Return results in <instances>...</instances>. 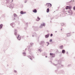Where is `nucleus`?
<instances>
[{"label":"nucleus","instance_id":"e2e57ef3","mask_svg":"<svg viewBox=\"0 0 75 75\" xmlns=\"http://www.w3.org/2000/svg\"><path fill=\"white\" fill-rule=\"evenodd\" d=\"M37 55H38V54H37Z\"/></svg>","mask_w":75,"mask_h":75},{"label":"nucleus","instance_id":"b1692460","mask_svg":"<svg viewBox=\"0 0 75 75\" xmlns=\"http://www.w3.org/2000/svg\"><path fill=\"white\" fill-rule=\"evenodd\" d=\"M13 16L14 17H17V14H16V13H14Z\"/></svg>","mask_w":75,"mask_h":75},{"label":"nucleus","instance_id":"c9c22d12","mask_svg":"<svg viewBox=\"0 0 75 75\" xmlns=\"http://www.w3.org/2000/svg\"><path fill=\"white\" fill-rule=\"evenodd\" d=\"M73 10H75V6H74L73 7Z\"/></svg>","mask_w":75,"mask_h":75},{"label":"nucleus","instance_id":"4468645a","mask_svg":"<svg viewBox=\"0 0 75 75\" xmlns=\"http://www.w3.org/2000/svg\"><path fill=\"white\" fill-rule=\"evenodd\" d=\"M40 20V18H39L38 16L37 17V19H36L37 21H39Z\"/></svg>","mask_w":75,"mask_h":75},{"label":"nucleus","instance_id":"ddd939ff","mask_svg":"<svg viewBox=\"0 0 75 75\" xmlns=\"http://www.w3.org/2000/svg\"><path fill=\"white\" fill-rule=\"evenodd\" d=\"M33 13H36L37 12V9H35L33 10Z\"/></svg>","mask_w":75,"mask_h":75},{"label":"nucleus","instance_id":"5fc2aeb1","mask_svg":"<svg viewBox=\"0 0 75 75\" xmlns=\"http://www.w3.org/2000/svg\"><path fill=\"white\" fill-rule=\"evenodd\" d=\"M13 0H12V2H13Z\"/></svg>","mask_w":75,"mask_h":75},{"label":"nucleus","instance_id":"37998d69","mask_svg":"<svg viewBox=\"0 0 75 75\" xmlns=\"http://www.w3.org/2000/svg\"><path fill=\"white\" fill-rule=\"evenodd\" d=\"M57 52H59V51H58V50H57Z\"/></svg>","mask_w":75,"mask_h":75},{"label":"nucleus","instance_id":"13d9d810","mask_svg":"<svg viewBox=\"0 0 75 75\" xmlns=\"http://www.w3.org/2000/svg\"><path fill=\"white\" fill-rule=\"evenodd\" d=\"M25 0V1H27V0Z\"/></svg>","mask_w":75,"mask_h":75},{"label":"nucleus","instance_id":"412c9836","mask_svg":"<svg viewBox=\"0 0 75 75\" xmlns=\"http://www.w3.org/2000/svg\"><path fill=\"white\" fill-rule=\"evenodd\" d=\"M62 54H64L65 53V50H63L62 51Z\"/></svg>","mask_w":75,"mask_h":75},{"label":"nucleus","instance_id":"473e14b6","mask_svg":"<svg viewBox=\"0 0 75 75\" xmlns=\"http://www.w3.org/2000/svg\"><path fill=\"white\" fill-rule=\"evenodd\" d=\"M53 35V34L52 33H51L50 34V37H52V36Z\"/></svg>","mask_w":75,"mask_h":75},{"label":"nucleus","instance_id":"7c9ffc66","mask_svg":"<svg viewBox=\"0 0 75 75\" xmlns=\"http://www.w3.org/2000/svg\"><path fill=\"white\" fill-rule=\"evenodd\" d=\"M40 28H42V27H43V26H42V25H41L39 27Z\"/></svg>","mask_w":75,"mask_h":75},{"label":"nucleus","instance_id":"4be33fe9","mask_svg":"<svg viewBox=\"0 0 75 75\" xmlns=\"http://www.w3.org/2000/svg\"><path fill=\"white\" fill-rule=\"evenodd\" d=\"M41 25L42 26H44V27H45V23H43L41 24Z\"/></svg>","mask_w":75,"mask_h":75},{"label":"nucleus","instance_id":"c756f323","mask_svg":"<svg viewBox=\"0 0 75 75\" xmlns=\"http://www.w3.org/2000/svg\"><path fill=\"white\" fill-rule=\"evenodd\" d=\"M72 0H71V1H70L69 2H68L67 3V4H69V3H71V2L72 1Z\"/></svg>","mask_w":75,"mask_h":75},{"label":"nucleus","instance_id":"72a5a7b5","mask_svg":"<svg viewBox=\"0 0 75 75\" xmlns=\"http://www.w3.org/2000/svg\"><path fill=\"white\" fill-rule=\"evenodd\" d=\"M51 19V20H52L53 19H54V17H53L52 18H50Z\"/></svg>","mask_w":75,"mask_h":75},{"label":"nucleus","instance_id":"e433bc0d","mask_svg":"<svg viewBox=\"0 0 75 75\" xmlns=\"http://www.w3.org/2000/svg\"><path fill=\"white\" fill-rule=\"evenodd\" d=\"M14 72H15V73H17V71H16V70H14Z\"/></svg>","mask_w":75,"mask_h":75},{"label":"nucleus","instance_id":"2eb2a0df","mask_svg":"<svg viewBox=\"0 0 75 75\" xmlns=\"http://www.w3.org/2000/svg\"><path fill=\"white\" fill-rule=\"evenodd\" d=\"M20 13L21 14H25V13H26V12H23V11H21Z\"/></svg>","mask_w":75,"mask_h":75},{"label":"nucleus","instance_id":"6e6552de","mask_svg":"<svg viewBox=\"0 0 75 75\" xmlns=\"http://www.w3.org/2000/svg\"><path fill=\"white\" fill-rule=\"evenodd\" d=\"M33 28H34V30L35 31H37V30H38V27L33 26Z\"/></svg>","mask_w":75,"mask_h":75},{"label":"nucleus","instance_id":"4d7b16f0","mask_svg":"<svg viewBox=\"0 0 75 75\" xmlns=\"http://www.w3.org/2000/svg\"><path fill=\"white\" fill-rule=\"evenodd\" d=\"M2 16H4V15H2Z\"/></svg>","mask_w":75,"mask_h":75},{"label":"nucleus","instance_id":"9d476101","mask_svg":"<svg viewBox=\"0 0 75 75\" xmlns=\"http://www.w3.org/2000/svg\"><path fill=\"white\" fill-rule=\"evenodd\" d=\"M17 38L18 40H21V37H20V36L19 35H18V36L17 37Z\"/></svg>","mask_w":75,"mask_h":75},{"label":"nucleus","instance_id":"9b49d317","mask_svg":"<svg viewBox=\"0 0 75 75\" xmlns=\"http://www.w3.org/2000/svg\"><path fill=\"white\" fill-rule=\"evenodd\" d=\"M15 24H14V23H12L11 24V25L12 26V28H14V27H15V26L14 25Z\"/></svg>","mask_w":75,"mask_h":75},{"label":"nucleus","instance_id":"a19ab883","mask_svg":"<svg viewBox=\"0 0 75 75\" xmlns=\"http://www.w3.org/2000/svg\"><path fill=\"white\" fill-rule=\"evenodd\" d=\"M66 54L68 55V52H67Z\"/></svg>","mask_w":75,"mask_h":75},{"label":"nucleus","instance_id":"f3484780","mask_svg":"<svg viewBox=\"0 0 75 75\" xmlns=\"http://www.w3.org/2000/svg\"><path fill=\"white\" fill-rule=\"evenodd\" d=\"M3 24H1L0 25V30L3 28Z\"/></svg>","mask_w":75,"mask_h":75},{"label":"nucleus","instance_id":"aec40b11","mask_svg":"<svg viewBox=\"0 0 75 75\" xmlns=\"http://www.w3.org/2000/svg\"><path fill=\"white\" fill-rule=\"evenodd\" d=\"M33 35L36 37H37V34H36V33H35L34 32Z\"/></svg>","mask_w":75,"mask_h":75},{"label":"nucleus","instance_id":"c85d7f7f","mask_svg":"<svg viewBox=\"0 0 75 75\" xmlns=\"http://www.w3.org/2000/svg\"><path fill=\"white\" fill-rule=\"evenodd\" d=\"M47 44V46H48L49 45H50V43L48 42H46Z\"/></svg>","mask_w":75,"mask_h":75},{"label":"nucleus","instance_id":"3c124183","mask_svg":"<svg viewBox=\"0 0 75 75\" xmlns=\"http://www.w3.org/2000/svg\"><path fill=\"white\" fill-rule=\"evenodd\" d=\"M58 9H59V7H58Z\"/></svg>","mask_w":75,"mask_h":75},{"label":"nucleus","instance_id":"bb28decb","mask_svg":"<svg viewBox=\"0 0 75 75\" xmlns=\"http://www.w3.org/2000/svg\"><path fill=\"white\" fill-rule=\"evenodd\" d=\"M28 51H29V52H31V49H30V47H29L28 49Z\"/></svg>","mask_w":75,"mask_h":75},{"label":"nucleus","instance_id":"680f3d73","mask_svg":"<svg viewBox=\"0 0 75 75\" xmlns=\"http://www.w3.org/2000/svg\"><path fill=\"white\" fill-rule=\"evenodd\" d=\"M61 30L62 31V29H61Z\"/></svg>","mask_w":75,"mask_h":75},{"label":"nucleus","instance_id":"cd10ccee","mask_svg":"<svg viewBox=\"0 0 75 75\" xmlns=\"http://www.w3.org/2000/svg\"><path fill=\"white\" fill-rule=\"evenodd\" d=\"M10 3V0H7L6 3Z\"/></svg>","mask_w":75,"mask_h":75},{"label":"nucleus","instance_id":"bf43d9fd","mask_svg":"<svg viewBox=\"0 0 75 75\" xmlns=\"http://www.w3.org/2000/svg\"><path fill=\"white\" fill-rule=\"evenodd\" d=\"M15 18H14V20H15Z\"/></svg>","mask_w":75,"mask_h":75},{"label":"nucleus","instance_id":"0eeeda50","mask_svg":"<svg viewBox=\"0 0 75 75\" xmlns=\"http://www.w3.org/2000/svg\"><path fill=\"white\" fill-rule=\"evenodd\" d=\"M68 13H70L69 14L72 15L73 14V11L71 10H70L68 11Z\"/></svg>","mask_w":75,"mask_h":75},{"label":"nucleus","instance_id":"f704fd0d","mask_svg":"<svg viewBox=\"0 0 75 75\" xmlns=\"http://www.w3.org/2000/svg\"><path fill=\"white\" fill-rule=\"evenodd\" d=\"M59 53L60 54V55H62V52H59Z\"/></svg>","mask_w":75,"mask_h":75},{"label":"nucleus","instance_id":"20e7f679","mask_svg":"<svg viewBox=\"0 0 75 75\" xmlns=\"http://www.w3.org/2000/svg\"><path fill=\"white\" fill-rule=\"evenodd\" d=\"M50 55L52 58H54V57H55V54H54L50 53Z\"/></svg>","mask_w":75,"mask_h":75},{"label":"nucleus","instance_id":"ea45409f","mask_svg":"<svg viewBox=\"0 0 75 75\" xmlns=\"http://www.w3.org/2000/svg\"><path fill=\"white\" fill-rule=\"evenodd\" d=\"M28 23H26V25H28Z\"/></svg>","mask_w":75,"mask_h":75},{"label":"nucleus","instance_id":"603ef678","mask_svg":"<svg viewBox=\"0 0 75 75\" xmlns=\"http://www.w3.org/2000/svg\"><path fill=\"white\" fill-rule=\"evenodd\" d=\"M45 57H46V58H47V56H45Z\"/></svg>","mask_w":75,"mask_h":75},{"label":"nucleus","instance_id":"58836bf2","mask_svg":"<svg viewBox=\"0 0 75 75\" xmlns=\"http://www.w3.org/2000/svg\"><path fill=\"white\" fill-rule=\"evenodd\" d=\"M64 25V23H63V24H61L62 26H63V25Z\"/></svg>","mask_w":75,"mask_h":75},{"label":"nucleus","instance_id":"f8f14e48","mask_svg":"<svg viewBox=\"0 0 75 75\" xmlns=\"http://www.w3.org/2000/svg\"><path fill=\"white\" fill-rule=\"evenodd\" d=\"M14 34L15 35H17V30L16 29H15Z\"/></svg>","mask_w":75,"mask_h":75},{"label":"nucleus","instance_id":"7ed1b4c3","mask_svg":"<svg viewBox=\"0 0 75 75\" xmlns=\"http://www.w3.org/2000/svg\"><path fill=\"white\" fill-rule=\"evenodd\" d=\"M46 5L47 6V7L49 8H50V7H52V5L50 3H47L46 4Z\"/></svg>","mask_w":75,"mask_h":75},{"label":"nucleus","instance_id":"864d4df0","mask_svg":"<svg viewBox=\"0 0 75 75\" xmlns=\"http://www.w3.org/2000/svg\"><path fill=\"white\" fill-rule=\"evenodd\" d=\"M70 65H71L69 64V65L68 66H70Z\"/></svg>","mask_w":75,"mask_h":75},{"label":"nucleus","instance_id":"de8ad7c7","mask_svg":"<svg viewBox=\"0 0 75 75\" xmlns=\"http://www.w3.org/2000/svg\"><path fill=\"white\" fill-rule=\"evenodd\" d=\"M55 33H57V31H55Z\"/></svg>","mask_w":75,"mask_h":75},{"label":"nucleus","instance_id":"4c0bfd02","mask_svg":"<svg viewBox=\"0 0 75 75\" xmlns=\"http://www.w3.org/2000/svg\"><path fill=\"white\" fill-rule=\"evenodd\" d=\"M32 56L33 58H34V55H32Z\"/></svg>","mask_w":75,"mask_h":75},{"label":"nucleus","instance_id":"0e129e2a","mask_svg":"<svg viewBox=\"0 0 75 75\" xmlns=\"http://www.w3.org/2000/svg\"><path fill=\"white\" fill-rule=\"evenodd\" d=\"M6 0V1H7V0Z\"/></svg>","mask_w":75,"mask_h":75},{"label":"nucleus","instance_id":"c03bdc74","mask_svg":"<svg viewBox=\"0 0 75 75\" xmlns=\"http://www.w3.org/2000/svg\"><path fill=\"white\" fill-rule=\"evenodd\" d=\"M40 36H39L38 37V40H39V38H40Z\"/></svg>","mask_w":75,"mask_h":75},{"label":"nucleus","instance_id":"8fccbe9b","mask_svg":"<svg viewBox=\"0 0 75 75\" xmlns=\"http://www.w3.org/2000/svg\"><path fill=\"white\" fill-rule=\"evenodd\" d=\"M39 50V51H41V50H40V49H39V50Z\"/></svg>","mask_w":75,"mask_h":75},{"label":"nucleus","instance_id":"dca6fc26","mask_svg":"<svg viewBox=\"0 0 75 75\" xmlns=\"http://www.w3.org/2000/svg\"><path fill=\"white\" fill-rule=\"evenodd\" d=\"M28 57L29 58H30L31 60H33V59L32 58V57H31V56L30 55H28Z\"/></svg>","mask_w":75,"mask_h":75},{"label":"nucleus","instance_id":"1a4fd4ad","mask_svg":"<svg viewBox=\"0 0 75 75\" xmlns=\"http://www.w3.org/2000/svg\"><path fill=\"white\" fill-rule=\"evenodd\" d=\"M49 36H50V34L48 33L47 35H45V37L46 38H48V37H49Z\"/></svg>","mask_w":75,"mask_h":75},{"label":"nucleus","instance_id":"423d86ee","mask_svg":"<svg viewBox=\"0 0 75 75\" xmlns=\"http://www.w3.org/2000/svg\"><path fill=\"white\" fill-rule=\"evenodd\" d=\"M45 44V42L43 41H41L40 42V45H44Z\"/></svg>","mask_w":75,"mask_h":75},{"label":"nucleus","instance_id":"6e6d98bb","mask_svg":"<svg viewBox=\"0 0 75 75\" xmlns=\"http://www.w3.org/2000/svg\"><path fill=\"white\" fill-rule=\"evenodd\" d=\"M49 62H52L51 61H49Z\"/></svg>","mask_w":75,"mask_h":75},{"label":"nucleus","instance_id":"2f4dec72","mask_svg":"<svg viewBox=\"0 0 75 75\" xmlns=\"http://www.w3.org/2000/svg\"><path fill=\"white\" fill-rule=\"evenodd\" d=\"M49 41L50 42H52V39H50Z\"/></svg>","mask_w":75,"mask_h":75},{"label":"nucleus","instance_id":"49530a36","mask_svg":"<svg viewBox=\"0 0 75 75\" xmlns=\"http://www.w3.org/2000/svg\"><path fill=\"white\" fill-rule=\"evenodd\" d=\"M47 32H48V33H49V31H48V30H47Z\"/></svg>","mask_w":75,"mask_h":75},{"label":"nucleus","instance_id":"39448f33","mask_svg":"<svg viewBox=\"0 0 75 75\" xmlns=\"http://www.w3.org/2000/svg\"><path fill=\"white\" fill-rule=\"evenodd\" d=\"M14 4H12V5L10 4L9 6V7L10 8H14Z\"/></svg>","mask_w":75,"mask_h":75},{"label":"nucleus","instance_id":"6ab92c4d","mask_svg":"<svg viewBox=\"0 0 75 75\" xmlns=\"http://www.w3.org/2000/svg\"><path fill=\"white\" fill-rule=\"evenodd\" d=\"M33 44H34L32 42H31L30 43V47H32V46H33Z\"/></svg>","mask_w":75,"mask_h":75},{"label":"nucleus","instance_id":"052dcab7","mask_svg":"<svg viewBox=\"0 0 75 75\" xmlns=\"http://www.w3.org/2000/svg\"><path fill=\"white\" fill-rule=\"evenodd\" d=\"M27 50V49L26 48V49H25V50Z\"/></svg>","mask_w":75,"mask_h":75},{"label":"nucleus","instance_id":"393cba45","mask_svg":"<svg viewBox=\"0 0 75 75\" xmlns=\"http://www.w3.org/2000/svg\"><path fill=\"white\" fill-rule=\"evenodd\" d=\"M59 48L60 49H62L63 48V45H61V46H59Z\"/></svg>","mask_w":75,"mask_h":75},{"label":"nucleus","instance_id":"a878e982","mask_svg":"<svg viewBox=\"0 0 75 75\" xmlns=\"http://www.w3.org/2000/svg\"><path fill=\"white\" fill-rule=\"evenodd\" d=\"M23 55L24 56H25V55H26V53H25V52H23Z\"/></svg>","mask_w":75,"mask_h":75},{"label":"nucleus","instance_id":"a18cd8bd","mask_svg":"<svg viewBox=\"0 0 75 75\" xmlns=\"http://www.w3.org/2000/svg\"><path fill=\"white\" fill-rule=\"evenodd\" d=\"M34 36H35L33 35H32V37H34Z\"/></svg>","mask_w":75,"mask_h":75},{"label":"nucleus","instance_id":"69168bd1","mask_svg":"<svg viewBox=\"0 0 75 75\" xmlns=\"http://www.w3.org/2000/svg\"><path fill=\"white\" fill-rule=\"evenodd\" d=\"M0 74H1L0 73Z\"/></svg>","mask_w":75,"mask_h":75},{"label":"nucleus","instance_id":"f03ea898","mask_svg":"<svg viewBox=\"0 0 75 75\" xmlns=\"http://www.w3.org/2000/svg\"><path fill=\"white\" fill-rule=\"evenodd\" d=\"M71 8H72V6H67L66 7V10H67L68 9H69L70 10H71Z\"/></svg>","mask_w":75,"mask_h":75},{"label":"nucleus","instance_id":"09e8293b","mask_svg":"<svg viewBox=\"0 0 75 75\" xmlns=\"http://www.w3.org/2000/svg\"><path fill=\"white\" fill-rule=\"evenodd\" d=\"M26 37H27V38H28V36H27Z\"/></svg>","mask_w":75,"mask_h":75},{"label":"nucleus","instance_id":"f257e3e1","mask_svg":"<svg viewBox=\"0 0 75 75\" xmlns=\"http://www.w3.org/2000/svg\"><path fill=\"white\" fill-rule=\"evenodd\" d=\"M58 64H55L54 63L53 64V65L54 66H56V67H57L58 68H61V67H63V65L61 64V59H59L58 61Z\"/></svg>","mask_w":75,"mask_h":75},{"label":"nucleus","instance_id":"a211bd4d","mask_svg":"<svg viewBox=\"0 0 75 75\" xmlns=\"http://www.w3.org/2000/svg\"><path fill=\"white\" fill-rule=\"evenodd\" d=\"M67 37H68L71 36V34H70V33H67Z\"/></svg>","mask_w":75,"mask_h":75},{"label":"nucleus","instance_id":"79ce46f5","mask_svg":"<svg viewBox=\"0 0 75 75\" xmlns=\"http://www.w3.org/2000/svg\"><path fill=\"white\" fill-rule=\"evenodd\" d=\"M27 1H25L24 2V3H27Z\"/></svg>","mask_w":75,"mask_h":75},{"label":"nucleus","instance_id":"5701e85b","mask_svg":"<svg viewBox=\"0 0 75 75\" xmlns=\"http://www.w3.org/2000/svg\"><path fill=\"white\" fill-rule=\"evenodd\" d=\"M50 11V9L49 8H48L47 9V13H48Z\"/></svg>","mask_w":75,"mask_h":75}]
</instances>
